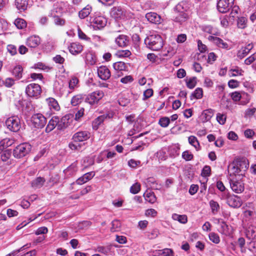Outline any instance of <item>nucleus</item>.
Returning a JSON list of instances; mask_svg holds the SVG:
<instances>
[{
  "instance_id": "nucleus-1",
  "label": "nucleus",
  "mask_w": 256,
  "mask_h": 256,
  "mask_svg": "<svg viewBox=\"0 0 256 256\" xmlns=\"http://www.w3.org/2000/svg\"><path fill=\"white\" fill-rule=\"evenodd\" d=\"M90 134L88 131H80L75 133L72 136L73 142H70L69 148L74 150H79L82 147V144L78 142H82L88 140L90 138Z\"/></svg>"
},
{
  "instance_id": "nucleus-2",
  "label": "nucleus",
  "mask_w": 256,
  "mask_h": 256,
  "mask_svg": "<svg viewBox=\"0 0 256 256\" xmlns=\"http://www.w3.org/2000/svg\"><path fill=\"white\" fill-rule=\"evenodd\" d=\"M144 43L150 49L156 51L160 50L164 45L163 40L158 34H152L147 36L144 40Z\"/></svg>"
},
{
  "instance_id": "nucleus-3",
  "label": "nucleus",
  "mask_w": 256,
  "mask_h": 256,
  "mask_svg": "<svg viewBox=\"0 0 256 256\" xmlns=\"http://www.w3.org/2000/svg\"><path fill=\"white\" fill-rule=\"evenodd\" d=\"M32 150L31 145L24 142L18 145L13 150V156L17 158H20L28 154Z\"/></svg>"
},
{
  "instance_id": "nucleus-4",
  "label": "nucleus",
  "mask_w": 256,
  "mask_h": 256,
  "mask_svg": "<svg viewBox=\"0 0 256 256\" xmlns=\"http://www.w3.org/2000/svg\"><path fill=\"white\" fill-rule=\"evenodd\" d=\"M5 123L7 128L11 132H17L21 128L20 120L17 116H12L8 118Z\"/></svg>"
},
{
  "instance_id": "nucleus-5",
  "label": "nucleus",
  "mask_w": 256,
  "mask_h": 256,
  "mask_svg": "<svg viewBox=\"0 0 256 256\" xmlns=\"http://www.w3.org/2000/svg\"><path fill=\"white\" fill-rule=\"evenodd\" d=\"M104 96V93L102 90H96L89 94L85 99V102L91 106L97 104L98 102Z\"/></svg>"
},
{
  "instance_id": "nucleus-6",
  "label": "nucleus",
  "mask_w": 256,
  "mask_h": 256,
  "mask_svg": "<svg viewBox=\"0 0 256 256\" xmlns=\"http://www.w3.org/2000/svg\"><path fill=\"white\" fill-rule=\"evenodd\" d=\"M31 121L34 126L40 128H43L46 123V118L41 114H35L31 118Z\"/></svg>"
},
{
  "instance_id": "nucleus-7",
  "label": "nucleus",
  "mask_w": 256,
  "mask_h": 256,
  "mask_svg": "<svg viewBox=\"0 0 256 256\" xmlns=\"http://www.w3.org/2000/svg\"><path fill=\"white\" fill-rule=\"evenodd\" d=\"M26 92L30 97L38 98L42 92L41 87L38 84H30L26 86Z\"/></svg>"
},
{
  "instance_id": "nucleus-8",
  "label": "nucleus",
  "mask_w": 256,
  "mask_h": 256,
  "mask_svg": "<svg viewBox=\"0 0 256 256\" xmlns=\"http://www.w3.org/2000/svg\"><path fill=\"white\" fill-rule=\"evenodd\" d=\"M234 0H220L217 4V8L222 13L226 12L232 7Z\"/></svg>"
},
{
  "instance_id": "nucleus-9",
  "label": "nucleus",
  "mask_w": 256,
  "mask_h": 256,
  "mask_svg": "<svg viewBox=\"0 0 256 256\" xmlns=\"http://www.w3.org/2000/svg\"><path fill=\"white\" fill-rule=\"evenodd\" d=\"M228 204L232 208H239L242 205V201L240 197L234 194L230 195L228 194L224 196Z\"/></svg>"
},
{
  "instance_id": "nucleus-10",
  "label": "nucleus",
  "mask_w": 256,
  "mask_h": 256,
  "mask_svg": "<svg viewBox=\"0 0 256 256\" xmlns=\"http://www.w3.org/2000/svg\"><path fill=\"white\" fill-rule=\"evenodd\" d=\"M90 20L92 26L96 30H100L104 28L106 26L107 22L106 19L102 16H96L90 19Z\"/></svg>"
},
{
  "instance_id": "nucleus-11",
  "label": "nucleus",
  "mask_w": 256,
  "mask_h": 256,
  "mask_svg": "<svg viewBox=\"0 0 256 256\" xmlns=\"http://www.w3.org/2000/svg\"><path fill=\"white\" fill-rule=\"evenodd\" d=\"M230 184L232 190L236 193H242L244 190V184L240 180H230Z\"/></svg>"
},
{
  "instance_id": "nucleus-12",
  "label": "nucleus",
  "mask_w": 256,
  "mask_h": 256,
  "mask_svg": "<svg viewBox=\"0 0 256 256\" xmlns=\"http://www.w3.org/2000/svg\"><path fill=\"white\" fill-rule=\"evenodd\" d=\"M97 72L98 77L102 80H108L111 76L110 70L106 66H100L98 68Z\"/></svg>"
},
{
  "instance_id": "nucleus-13",
  "label": "nucleus",
  "mask_w": 256,
  "mask_h": 256,
  "mask_svg": "<svg viewBox=\"0 0 256 256\" xmlns=\"http://www.w3.org/2000/svg\"><path fill=\"white\" fill-rule=\"evenodd\" d=\"M146 18L151 23L154 24H160L162 22V18L156 12H150L146 14Z\"/></svg>"
},
{
  "instance_id": "nucleus-14",
  "label": "nucleus",
  "mask_w": 256,
  "mask_h": 256,
  "mask_svg": "<svg viewBox=\"0 0 256 256\" xmlns=\"http://www.w3.org/2000/svg\"><path fill=\"white\" fill-rule=\"evenodd\" d=\"M208 40L212 41L214 43L220 48L226 50L230 49L228 44L220 38L210 36H209Z\"/></svg>"
},
{
  "instance_id": "nucleus-15",
  "label": "nucleus",
  "mask_w": 256,
  "mask_h": 256,
  "mask_svg": "<svg viewBox=\"0 0 256 256\" xmlns=\"http://www.w3.org/2000/svg\"><path fill=\"white\" fill-rule=\"evenodd\" d=\"M115 42L118 46L124 48L128 46L130 39L127 36L120 34L116 38Z\"/></svg>"
},
{
  "instance_id": "nucleus-16",
  "label": "nucleus",
  "mask_w": 256,
  "mask_h": 256,
  "mask_svg": "<svg viewBox=\"0 0 256 256\" xmlns=\"http://www.w3.org/2000/svg\"><path fill=\"white\" fill-rule=\"evenodd\" d=\"M40 43V38L36 35L28 37L26 42L28 46L35 48L37 47Z\"/></svg>"
},
{
  "instance_id": "nucleus-17",
  "label": "nucleus",
  "mask_w": 256,
  "mask_h": 256,
  "mask_svg": "<svg viewBox=\"0 0 256 256\" xmlns=\"http://www.w3.org/2000/svg\"><path fill=\"white\" fill-rule=\"evenodd\" d=\"M253 48L252 44H248L245 47L242 48L237 53V56L240 59H242L246 56Z\"/></svg>"
},
{
  "instance_id": "nucleus-18",
  "label": "nucleus",
  "mask_w": 256,
  "mask_h": 256,
  "mask_svg": "<svg viewBox=\"0 0 256 256\" xmlns=\"http://www.w3.org/2000/svg\"><path fill=\"white\" fill-rule=\"evenodd\" d=\"M112 17L115 19L122 18L124 16V12L123 9L120 6L113 7L110 12Z\"/></svg>"
},
{
  "instance_id": "nucleus-19",
  "label": "nucleus",
  "mask_w": 256,
  "mask_h": 256,
  "mask_svg": "<svg viewBox=\"0 0 256 256\" xmlns=\"http://www.w3.org/2000/svg\"><path fill=\"white\" fill-rule=\"evenodd\" d=\"M95 175L94 172H87L84 174L82 176L78 178L76 182V184L79 185H82L88 180H90Z\"/></svg>"
},
{
  "instance_id": "nucleus-20",
  "label": "nucleus",
  "mask_w": 256,
  "mask_h": 256,
  "mask_svg": "<svg viewBox=\"0 0 256 256\" xmlns=\"http://www.w3.org/2000/svg\"><path fill=\"white\" fill-rule=\"evenodd\" d=\"M70 52L74 55L80 53L83 49L82 45L78 42L72 43L68 47Z\"/></svg>"
},
{
  "instance_id": "nucleus-21",
  "label": "nucleus",
  "mask_w": 256,
  "mask_h": 256,
  "mask_svg": "<svg viewBox=\"0 0 256 256\" xmlns=\"http://www.w3.org/2000/svg\"><path fill=\"white\" fill-rule=\"evenodd\" d=\"M58 117L56 116H53L49 121L46 128V132H50L52 131L56 126L58 127Z\"/></svg>"
},
{
  "instance_id": "nucleus-22",
  "label": "nucleus",
  "mask_w": 256,
  "mask_h": 256,
  "mask_svg": "<svg viewBox=\"0 0 256 256\" xmlns=\"http://www.w3.org/2000/svg\"><path fill=\"white\" fill-rule=\"evenodd\" d=\"M112 116V113H107L98 116L93 122L94 126L98 128L106 119L110 118Z\"/></svg>"
},
{
  "instance_id": "nucleus-23",
  "label": "nucleus",
  "mask_w": 256,
  "mask_h": 256,
  "mask_svg": "<svg viewBox=\"0 0 256 256\" xmlns=\"http://www.w3.org/2000/svg\"><path fill=\"white\" fill-rule=\"evenodd\" d=\"M69 124V116H63L58 122V130H63L66 128Z\"/></svg>"
},
{
  "instance_id": "nucleus-24",
  "label": "nucleus",
  "mask_w": 256,
  "mask_h": 256,
  "mask_svg": "<svg viewBox=\"0 0 256 256\" xmlns=\"http://www.w3.org/2000/svg\"><path fill=\"white\" fill-rule=\"evenodd\" d=\"M213 115L212 110L211 109H208L204 110L200 116L202 122H206L210 120Z\"/></svg>"
},
{
  "instance_id": "nucleus-25",
  "label": "nucleus",
  "mask_w": 256,
  "mask_h": 256,
  "mask_svg": "<svg viewBox=\"0 0 256 256\" xmlns=\"http://www.w3.org/2000/svg\"><path fill=\"white\" fill-rule=\"evenodd\" d=\"M46 102L49 108L52 110H58L60 109V106L58 102L52 98H49L46 99Z\"/></svg>"
},
{
  "instance_id": "nucleus-26",
  "label": "nucleus",
  "mask_w": 256,
  "mask_h": 256,
  "mask_svg": "<svg viewBox=\"0 0 256 256\" xmlns=\"http://www.w3.org/2000/svg\"><path fill=\"white\" fill-rule=\"evenodd\" d=\"M188 8V4L186 1H182L176 6L174 9L177 12H185Z\"/></svg>"
},
{
  "instance_id": "nucleus-27",
  "label": "nucleus",
  "mask_w": 256,
  "mask_h": 256,
  "mask_svg": "<svg viewBox=\"0 0 256 256\" xmlns=\"http://www.w3.org/2000/svg\"><path fill=\"white\" fill-rule=\"evenodd\" d=\"M28 0H15V5L20 12L25 10L28 6Z\"/></svg>"
},
{
  "instance_id": "nucleus-28",
  "label": "nucleus",
  "mask_w": 256,
  "mask_h": 256,
  "mask_svg": "<svg viewBox=\"0 0 256 256\" xmlns=\"http://www.w3.org/2000/svg\"><path fill=\"white\" fill-rule=\"evenodd\" d=\"M45 180L41 177L37 178L32 182V186L34 188H39L44 184Z\"/></svg>"
},
{
  "instance_id": "nucleus-29",
  "label": "nucleus",
  "mask_w": 256,
  "mask_h": 256,
  "mask_svg": "<svg viewBox=\"0 0 256 256\" xmlns=\"http://www.w3.org/2000/svg\"><path fill=\"white\" fill-rule=\"evenodd\" d=\"M62 12V8L58 4H54L52 9L51 10L50 16H59Z\"/></svg>"
},
{
  "instance_id": "nucleus-30",
  "label": "nucleus",
  "mask_w": 256,
  "mask_h": 256,
  "mask_svg": "<svg viewBox=\"0 0 256 256\" xmlns=\"http://www.w3.org/2000/svg\"><path fill=\"white\" fill-rule=\"evenodd\" d=\"M172 218L174 220H178L182 224H186L188 222L187 216L185 214L180 215L176 214H174L172 215Z\"/></svg>"
},
{
  "instance_id": "nucleus-31",
  "label": "nucleus",
  "mask_w": 256,
  "mask_h": 256,
  "mask_svg": "<svg viewBox=\"0 0 256 256\" xmlns=\"http://www.w3.org/2000/svg\"><path fill=\"white\" fill-rule=\"evenodd\" d=\"M218 224L220 226L219 232L222 234H227L229 232L228 225L224 221L220 220H218Z\"/></svg>"
},
{
  "instance_id": "nucleus-32",
  "label": "nucleus",
  "mask_w": 256,
  "mask_h": 256,
  "mask_svg": "<svg viewBox=\"0 0 256 256\" xmlns=\"http://www.w3.org/2000/svg\"><path fill=\"white\" fill-rule=\"evenodd\" d=\"M22 72L23 69L22 66H16L12 70V74L16 78L20 79L22 77Z\"/></svg>"
},
{
  "instance_id": "nucleus-33",
  "label": "nucleus",
  "mask_w": 256,
  "mask_h": 256,
  "mask_svg": "<svg viewBox=\"0 0 256 256\" xmlns=\"http://www.w3.org/2000/svg\"><path fill=\"white\" fill-rule=\"evenodd\" d=\"M113 68L115 70L120 72L126 70L127 66L124 62H118L113 64Z\"/></svg>"
},
{
  "instance_id": "nucleus-34",
  "label": "nucleus",
  "mask_w": 256,
  "mask_h": 256,
  "mask_svg": "<svg viewBox=\"0 0 256 256\" xmlns=\"http://www.w3.org/2000/svg\"><path fill=\"white\" fill-rule=\"evenodd\" d=\"M14 25L18 29H23L26 26V22L22 18H18L14 22Z\"/></svg>"
},
{
  "instance_id": "nucleus-35",
  "label": "nucleus",
  "mask_w": 256,
  "mask_h": 256,
  "mask_svg": "<svg viewBox=\"0 0 256 256\" xmlns=\"http://www.w3.org/2000/svg\"><path fill=\"white\" fill-rule=\"evenodd\" d=\"M188 18V16L186 12H178V14L175 18V21L182 24L187 20Z\"/></svg>"
},
{
  "instance_id": "nucleus-36",
  "label": "nucleus",
  "mask_w": 256,
  "mask_h": 256,
  "mask_svg": "<svg viewBox=\"0 0 256 256\" xmlns=\"http://www.w3.org/2000/svg\"><path fill=\"white\" fill-rule=\"evenodd\" d=\"M236 163L238 166L240 172H245L248 167V164L246 160L236 161Z\"/></svg>"
},
{
  "instance_id": "nucleus-37",
  "label": "nucleus",
  "mask_w": 256,
  "mask_h": 256,
  "mask_svg": "<svg viewBox=\"0 0 256 256\" xmlns=\"http://www.w3.org/2000/svg\"><path fill=\"white\" fill-rule=\"evenodd\" d=\"M188 142L191 145L194 146L197 150H200V144L196 136H189Z\"/></svg>"
},
{
  "instance_id": "nucleus-38",
  "label": "nucleus",
  "mask_w": 256,
  "mask_h": 256,
  "mask_svg": "<svg viewBox=\"0 0 256 256\" xmlns=\"http://www.w3.org/2000/svg\"><path fill=\"white\" fill-rule=\"evenodd\" d=\"M121 227V222L120 220H116L112 222V226L110 230L112 232H118L120 230Z\"/></svg>"
},
{
  "instance_id": "nucleus-39",
  "label": "nucleus",
  "mask_w": 256,
  "mask_h": 256,
  "mask_svg": "<svg viewBox=\"0 0 256 256\" xmlns=\"http://www.w3.org/2000/svg\"><path fill=\"white\" fill-rule=\"evenodd\" d=\"M91 12V8L89 6H86L82 10H81L78 14L79 17L81 19L84 18L86 16H88Z\"/></svg>"
},
{
  "instance_id": "nucleus-40",
  "label": "nucleus",
  "mask_w": 256,
  "mask_h": 256,
  "mask_svg": "<svg viewBox=\"0 0 256 256\" xmlns=\"http://www.w3.org/2000/svg\"><path fill=\"white\" fill-rule=\"evenodd\" d=\"M228 171L230 172V174H236L240 173V170L236 162H234L232 164H230L228 167Z\"/></svg>"
},
{
  "instance_id": "nucleus-41",
  "label": "nucleus",
  "mask_w": 256,
  "mask_h": 256,
  "mask_svg": "<svg viewBox=\"0 0 256 256\" xmlns=\"http://www.w3.org/2000/svg\"><path fill=\"white\" fill-rule=\"evenodd\" d=\"M237 24L240 28L244 29L246 28L247 26V19L244 16L239 18L238 20Z\"/></svg>"
},
{
  "instance_id": "nucleus-42",
  "label": "nucleus",
  "mask_w": 256,
  "mask_h": 256,
  "mask_svg": "<svg viewBox=\"0 0 256 256\" xmlns=\"http://www.w3.org/2000/svg\"><path fill=\"white\" fill-rule=\"evenodd\" d=\"M82 99L83 96L82 94L74 96L71 100V104L73 106H76L82 102Z\"/></svg>"
},
{
  "instance_id": "nucleus-43",
  "label": "nucleus",
  "mask_w": 256,
  "mask_h": 256,
  "mask_svg": "<svg viewBox=\"0 0 256 256\" xmlns=\"http://www.w3.org/2000/svg\"><path fill=\"white\" fill-rule=\"evenodd\" d=\"M14 143V140L9 138H5L0 142V148L3 149L10 146Z\"/></svg>"
},
{
  "instance_id": "nucleus-44",
  "label": "nucleus",
  "mask_w": 256,
  "mask_h": 256,
  "mask_svg": "<svg viewBox=\"0 0 256 256\" xmlns=\"http://www.w3.org/2000/svg\"><path fill=\"white\" fill-rule=\"evenodd\" d=\"M230 72L231 76H242L244 70L238 67H235L234 68H231L230 70Z\"/></svg>"
},
{
  "instance_id": "nucleus-45",
  "label": "nucleus",
  "mask_w": 256,
  "mask_h": 256,
  "mask_svg": "<svg viewBox=\"0 0 256 256\" xmlns=\"http://www.w3.org/2000/svg\"><path fill=\"white\" fill-rule=\"evenodd\" d=\"M111 246H98L96 248V251L104 254H108L110 252Z\"/></svg>"
},
{
  "instance_id": "nucleus-46",
  "label": "nucleus",
  "mask_w": 256,
  "mask_h": 256,
  "mask_svg": "<svg viewBox=\"0 0 256 256\" xmlns=\"http://www.w3.org/2000/svg\"><path fill=\"white\" fill-rule=\"evenodd\" d=\"M158 254L160 256H174L173 254V251L170 248H164L163 250H159Z\"/></svg>"
},
{
  "instance_id": "nucleus-47",
  "label": "nucleus",
  "mask_w": 256,
  "mask_h": 256,
  "mask_svg": "<svg viewBox=\"0 0 256 256\" xmlns=\"http://www.w3.org/2000/svg\"><path fill=\"white\" fill-rule=\"evenodd\" d=\"M247 236L250 238H256V227L253 226H250L247 230Z\"/></svg>"
},
{
  "instance_id": "nucleus-48",
  "label": "nucleus",
  "mask_w": 256,
  "mask_h": 256,
  "mask_svg": "<svg viewBox=\"0 0 256 256\" xmlns=\"http://www.w3.org/2000/svg\"><path fill=\"white\" fill-rule=\"evenodd\" d=\"M86 58L87 62L90 65H93L96 63V57L92 52L87 53L86 56Z\"/></svg>"
},
{
  "instance_id": "nucleus-49",
  "label": "nucleus",
  "mask_w": 256,
  "mask_h": 256,
  "mask_svg": "<svg viewBox=\"0 0 256 256\" xmlns=\"http://www.w3.org/2000/svg\"><path fill=\"white\" fill-rule=\"evenodd\" d=\"M196 77L190 78L188 79L186 78V82L188 88L190 89L193 88L196 85Z\"/></svg>"
},
{
  "instance_id": "nucleus-50",
  "label": "nucleus",
  "mask_w": 256,
  "mask_h": 256,
  "mask_svg": "<svg viewBox=\"0 0 256 256\" xmlns=\"http://www.w3.org/2000/svg\"><path fill=\"white\" fill-rule=\"evenodd\" d=\"M210 205L211 208L212 212V214H215L218 212L220 208V206L214 200H211L210 202Z\"/></svg>"
},
{
  "instance_id": "nucleus-51",
  "label": "nucleus",
  "mask_w": 256,
  "mask_h": 256,
  "mask_svg": "<svg viewBox=\"0 0 256 256\" xmlns=\"http://www.w3.org/2000/svg\"><path fill=\"white\" fill-rule=\"evenodd\" d=\"M203 94V91L202 88H198L192 94L191 97H194L196 99H199L202 98Z\"/></svg>"
},
{
  "instance_id": "nucleus-52",
  "label": "nucleus",
  "mask_w": 256,
  "mask_h": 256,
  "mask_svg": "<svg viewBox=\"0 0 256 256\" xmlns=\"http://www.w3.org/2000/svg\"><path fill=\"white\" fill-rule=\"evenodd\" d=\"M131 55V52L129 50H119L116 53V56L119 58L128 57Z\"/></svg>"
},
{
  "instance_id": "nucleus-53",
  "label": "nucleus",
  "mask_w": 256,
  "mask_h": 256,
  "mask_svg": "<svg viewBox=\"0 0 256 256\" xmlns=\"http://www.w3.org/2000/svg\"><path fill=\"white\" fill-rule=\"evenodd\" d=\"M140 190V183L136 182L130 188V192L133 194H138Z\"/></svg>"
},
{
  "instance_id": "nucleus-54",
  "label": "nucleus",
  "mask_w": 256,
  "mask_h": 256,
  "mask_svg": "<svg viewBox=\"0 0 256 256\" xmlns=\"http://www.w3.org/2000/svg\"><path fill=\"white\" fill-rule=\"evenodd\" d=\"M170 122V119L168 117H162L159 120L158 124L163 128L167 127Z\"/></svg>"
},
{
  "instance_id": "nucleus-55",
  "label": "nucleus",
  "mask_w": 256,
  "mask_h": 256,
  "mask_svg": "<svg viewBox=\"0 0 256 256\" xmlns=\"http://www.w3.org/2000/svg\"><path fill=\"white\" fill-rule=\"evenodd\" d=\"M210 240L215 244H218L220 242V238L218 235L214 232H210L209 234Z\"/></svg>"
},
{
  "instance_id": "nucleus-56",
  "label": "nucleus",
  "mask_w": 256,
  "mask_h": 256,
  "mask_svg": "<svg viewBox=\"0 0 256 256\" xmlns=\"http://www.w3.org/2000/svg\"><path fill=\"white\" fill-rule=\"evenodd\" d=\"M146 200L151 204L154 203L156 200V197L153 192L147 193L145 196Z\"/></svg>"
},
{
  "instance_id": "nucleus-57",
  "label": "nucleus",
  "mask_w": 256,
  "mask_h": 256,
  "mask_svg": "<svg viewBox=\"0 0 256 256\" xmlns=\"http://www.w3.org/2000/svg\"><path fill=\"white\" fill-rule=\"evenodd\" d=\"M226 116L225 114L218 113L216 114V120L220 124H224L226 121Z\"/></svg>"
},
{
  "instance_id": "nucleus-58",
  "label": "nucleus",
  "mask_w": 256,
  "mask_h": 256,
  "mask_svg": "<svg viewBox=\"0 0 256 256\" xmlns=\"http://www.w3.org/2000/svg\"><path fill=\"white\" fill-rule=\"evenodd\" d=\"M182 158L186 161L192 160L194 156L188 150L184 151L182 154Z\"/></svg>"
},
{
  "instance_id": "nucleus-59",
  "label": "nucleus",
  "mask_w": 256,
  "mask_h": 256,
  "mask_svg": "<svg viewBox=\"0 0 256 256\" xmlns=\"http://www.w3.org/2000/svg\"><path fill=\"white\" fill-rule=\"evenodd\" d=\"M78 82V80L76 77H73L69 82V88L74 90L76 87Z\"/></svg>"
},
{
  "instance_id": "nucleus-60",
  "label": "nucleus",
  "mask_w": 256,
  "mask_h": 256,
  "mask_svg": "<svg viewBox=\"0 0 256 256\" xmlns=\"http://www.w3.org/2000/svg\"><path fill=\"white\" fill-rule=\"evenodd\" d=\"M153 90L152 88H148L144 92L143 100H146L153 95Z\"/></svg>"
},
{
  "instance_id": "nucleus-61",
  "label": "nucleus",
  "mask_w": 256,
  "mask_h": 256,
  "mask_svg": "<svg viewBox=\"0 0 256 256\" xmlns=\"http://www.w3.org/2000/svg\"><path fill=\"white\" fill-rule=\"evenodd\" d=\"M54 18V22L56 25L63 26L65 23V20L59 17V16H52Z\"/></svg>"
},
{
  "instance_id": "nucleus-62",
  "label": "nucleus",
  "mask_w": 256,
  "mask_h": 256,
  "mask_svg": "<svg viewBox=\"0 0 256 256\" xmlns=\"http://www.w3.org/2000/svg\"><path fill=\"white\" fill-rule=\"evenodd\" d=\"M256 60V53H254L245 60L244 64H246L249 65L252 63Z\"/></svg>"
},
{
  "instance_id": "nucleus-63",
  "label": "nucleus",
  "mask_w": 256,
  "mask_h": 256,
  "mask_svg": "<svg viewBox=\"0 0 256 256\" xmlns=\"http://www.w3.org/2000/svg\"><path fill=\"white\" fill-rule=\"evenodd\" d=\"M14 84V80L12 78H7L6 79V80L4 81V84L8 87V88H10Z\"/></svg>"
},
{
  "instance_id": "nucleus-64",
  "label": "nucleus",
  "mask_w": 256,
  "mask_h": 256,
  "mask_svg": "<svg viewBox=\"0 0 256 256\" xmlns=\"http://www.w3.org/2000/svg\"><path fill=\"white\" fill-rule=\"evenodd\" d=\"M231 97L233 100L238 102L241 98V94L240 92H235L231 94Z\"/></svg>"
}]
</instances>
